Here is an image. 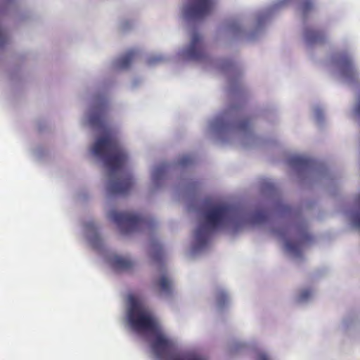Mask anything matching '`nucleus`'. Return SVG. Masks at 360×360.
Here are the masks:
<instances>
[{
	"mask_svg": "<svg viewBox=\"0 0 360 360\" xmlns=\"http://www.w3.org/2000/svg\"><path fill=\"white\" fill-rule=\"evenodd\" d=\"M110 217L124 234L149 229L154 226L153 220L133 212L112 210Z\"/></svg>",
	"mask_w": 360,
	"mask_h": 360,
	"instance_id": "39448f33",
	"label": "nucleus"
},
{
	"mask_svg": "<svg viewBox=\"0 0 360 360\" xmlns=\"http://www.w3.org/2000/svg\"><path fill=\"white\" fill-rule=\"evenodd\" d=\"M8 41V38L5 32L0 28V46L4 45Z\"/></svg>",
	"mask_w": 360,
	"mask_h": 360,
	"instance_id": "4be33fe9",
	"label": "nucleus"
},
{
	"mask_svg": "<svg viewBox=\"0 0 360 360\" xmlns=\"http://www.w3.org/2000/svg\"><path fill=\"white\" fill-rule=\"evenodd\" d=\"M110 262L113 269L116 271H128L134 266L131 260L118 255L112 257Z\"/></svg>",
	"mask_w": 360,
	"mask_h": 360,
	"instance_id": "ddd939ff",
	"label": "nucleus"
},
{
	"mask_svg": "<svg viewBox=\"0 0 360 360\" xmlns=\"http://www.w3.org/2000/svg\"><path fill=\"white\" fill-rule=\"evenodd\" d=\"M129 302L128 319L131 328L136 332H158L160 325L157 320L143 308L134 295L129 296Z\"/></svg>",
	"mask_w": 360,
	"mask_h": 360,
	"instance_id": "7ed1b4c3",
	"label": "nucleus"
},
{
	"mask_svg": "<svg viewBox=\"0 0 360 360\" xmlns=\"http://www.w3.org/2000/svg\"><path fill=\"white\" fill-rule=\"evenodd\" d=\"M311 295V291L309 289H304L302 290L300 294L299 300L300 301H305L309 299Z\"/></svg>",
	"mask_w": 360,
	"mask_h": 360,
	"instance_id": "412c9836",
	"label": "nucleus"
},
{
	"mask_svg": "<svg viewBox=\"0 0 360 360\" xmlns=\"http://www.w3.org/2000/svg\"><path fill=\"white\" fill-rule=\"evenodd\" d=\"M314 7L312 0H302L300 4V10L304 15L309 12Z\"/></svg>",
	"mask_w": 360,
	"mask_h": 360,
	"instance_id": "6ab92c4d",
	"label": "nucleus"
},
{
	"mask_svg": "<svg viewBox=\"0 0 360 360\" xmlns=\"http://www.w3.org/2000/svg\"><path fill=\"white\" fill-rule=\"evenodd\" d=\"M228 300L227 294L224 291H219L217 294V301L220 307L225 305Z\"/></svg>",
	"mask_w": 360,
	"mask_h": 360,
	"instance_id": "aec40b11",
	"label": "nucleus"
},
{
	"mask_svg": "<svg viewBox=\"0 0 360 360\" xmlns=\"http://www.w3.org/2000/svg\"><path fill=\"white\" fill-rule=\"evenodd\" d=\"M164 172V169L163 168H157L153 174V178L154 179H158L159 177H160L162 174Z\"/></svg>",
	"mask_w": 360,
	"mask_h": 360,
	"instance_id": "a878e982",
	"label": "nucleus"
},
{
	"mask_svg": "<svg viewBox=\"0 0 360 360\" xmlns=\"http://www.w3.org/2000/svg\"><path fill=\"white\" fill-rule=\"evenodd\" d=\"M212 127L219 130L232 127L239 132L247 133L251 129V122L249 119H243L233 123H228L225 122L222 118H218L212 124Z\"/></svg>",
	"mask_w": 360,
	"mask_h": 360,
	"instance_id": "9d476101",
	"label": "nucleus"
},
{
	"mask_svg": "<svg viewBox=\"0 0 360 360\" xmlns=\"http://www.w3.org/2000/svg\"><path fill=\"white\" fill-rule=\"evenodd\" d=\"M305 37L310 44L321 43L324 41V34L320 30H307L305 32Z\"/></svg>",
	"mask_w": 360,
	"mask_h": 360,
	"instance_id": "2eb2a0df",
	"label": "nucleus"
},
{
	"mask_svg": "<svg viewBox=\"0 0 360 360\" xmlns=\"http://www.w3.org/2000/svg\"><path fill=\"white\" fill-rule=\"evenodd\" d=\"M185 58L190 60L201 61L206 55L200 35L195 32L193 34L188 47L183 52Z\"/></svg>",
	"mask_w": 360,
	"mask_h": 360,
	"instance_id": "0eeeda50",
	"label": "nucleus"
},
{
	"mask_svg": "<svg viewBox=\"0 0 360 360\" xmlns=\"http://www.w3.org/2000/svg\"><path fill=\"white\" fill-rule=\"evenodd\" d=\"M238 217V210L225 204L212 205L203 213L205 224H200L195 231V239L199 247L205 246L212 231L218 230Z\"/></svg>",
	"mask_w": 360,
	"mask_h": 360,
	"instance_id": "f03ea898",
	"label": "nucleus"
},
{
	"mask_svg": "<svg viewBox=\"0 0 360 360\" xmlns=\"http://www.w3.org/2000/svg\"><path fill=\"white\" fill-rule=\"evenodd\" d=\"M311 160L302 156H295L290 159V164L297 168L306 169L311 166Z\"/></svg>",
	"mask_w": 360,
	"mask_h": 360,
	"instance_id": "dca6fc26",
	"label": "nucleus"
},
{
	"mask_svg": "<svg viewBox=\"0 0 360 360\" xmlns=\"http://www.w3.org/2000/svg\"><path fill=\"white\" fill-rule=\"evenodd\" d=\"M312 240L311 236L306 231L300 233L295 241L287 240L286 249L296 256L301 255V249L304 245Z\"/></svg>",
	"mask_w": 360,
	"mask_h": 360,
	"instance_id": "9b49d317",
	"label": "nucleus"
},
{
	"mask_svg": "<svg viewBox=\"0 0 360 360\" xmlns=\"http://www.w3.org/2000/svg\"><path fill=\"white\" fill-rule=\"evenodd\" d=\"M215 3V0H195L193 4L186 6L185 15L188 19H202L211 13Z\"/></svg>",
	"mask_w": 360,
	"mask_h": 360,
	"instance_id": "423d86ee",
	"label": "nucleus"
},
{
	"mask_svg": "<svg viewBox=\"0 0 360 360\" xmlns=\"http://www.w3.org/2000/svg\"><path fill=\"white\" fill-rule=\"evenodd\" d=\"M155 338L152 342V349L159 359L167 360H207L202 354L195 352L186 353H172L174 344L173 342L165 335L161 333L160 326L157 333H153Z\"/></svg>",
	"mask_w": 360,
	"mask_h": 360,
	"instance_id": "20e7f679",
	"label": "nucleus"
},
{
	"mask_svg": "<svg viewBox=\"0 0 360 360\" xmlns=\"http://www.w3.org/2000/svg\"><path fill=\"white\" fill-rule=\"evenodd\" d=\"M257 360H269V359L266 354L262 353L258 355Z\"/></svg>",
	"mask_w": 360,
	"mask_h": 360,
	"instance_id": "bb28decb",
	"label": "nucleus"
},
{
	"mask_svg": "<svg viewBox=\"0 0 360 360\" xmlns=\"http://www.w3.org/2000/svg\"><path fill=\"white\" fill-rule=\"evenodd\" d=\"M89 124L95 128H105L106 124V112L104 106L95 109L89 117Z\"/></svg>",
	"mask_w": 360,
	"mask_h": 360,
	"instance_id": "f8f14e48",
	"label": "nucleus"
},
{
	"mask_svg": "<svg viewBox=\"0 0 360 360\" xmlns=\"http://www.w3.org/2000/svg\"><path fill=\"white\" fill-rule=\"evenodd\" d=\"M354 113L356 116L360 117V94L358 96L357 102L354 108Z\"/></svg>",
	"mask_w": 360,
	"mask_h": 360,
	"instance_id": "b1692460",
	"label": "nucleus"
},
{
	"mask_svg": "<svg viewBox=\"0 0 360 360\" xmlns=\"http://www.w3.org/2000/svg\"><path fill=\"white\" fill-rule=\"evenodd\" d=\"M136 55L134 50H130L126 53L124 56L120 57L117 61V66L120 69L128 68L131 62L133 61Z\"/></svg>",
	"mask_w": 360,
	"mask_h": 360,
	"instance_id": "4468645a",
	"label": "nucleus"
},
{
	"mask_svg": "<svg viewBox=\"0 0 360 360\" xmlns=\"http://www.w3.org/2000/svg\"><path fill=\"white\" fill-rule=\"evenodd\" d=\"M152 289L158 294L170 295L172 292V282L167 272L162 271L152 282Z\"/></svg>",
	"mask_w": 360,
	"mask_h": 360,
	"instance_id": "1a4fd4ad",
	"label": "nucleus"
},
{
	"mask_svg": "<svg viewBox=\"0 0 360 360\" xmlns=\"http://www.w3.org/2000/svg\"><path fill=\"white\" fill-rule=\"evenodd\" d=\"M353 222L356 228L360 229V212H357L354 214Z\"/></svg>",
	"mask_w": 360,
	"mask_h": 360,
	"instance_id": "5701e85b",
	"label": "nucleus"
},
{
	"mask_svg": "<svg viewBox=\"0 0 360 360\" xmlns=\"http://www.w3.org/2000/svg\"><path fill=\"white\" fill-rule=\"evenodd\" d=\"M342 75L350 82H355L358 73L354 65L352 57L347 53H342L337 59Z\"/></svg>",
	"mask_w": 360,
	"mask_h": 360,
	"instance_id": "6e6552de",
	"label": "nucleus"
},
{
	"mask_svg": "<svg viewBox=\"0 0 360 360\" xmlns=\"http://www.w3.org/2000/svg\"><path fill=\"white\" fill-rule=\"evenodd\" d=\"M92 153L103 159L110 171L108 193L111 195L127 194L133 186L134 181L131 174L124 171L128 157L121 148L117 134L107 129L105 134L95 142Z\"/></svg>",
	"mask_w": 360,
	"mask_h": 360,
	"instance_id": "f257e3e1",
	"label": "nucleus"
},
{
	"mask_svg": "<svg viewBox=\"0 0 360 360\" xmlns=\"http://www.w3.org/2000/svg\"><path fill=\"white\" fill-rule=\"evenodd\" d=\"M152 258L154 262H160L164 256L162 247L157 242L151 243Z\"/></svg>",
	"mask_w": 360,
	"mask_h": 360,
	"instance_id": "f3484780",
	"label": "nucleus"
},
{
	"mask_svg": "<svg viewBox=\"0 0 360 360\" xmlns=\"http://www.w3.org/2000/svg\"><path fill=\"white\" fill-rule=\"evenodd\" d=\"M191 162V158L190 157H188V156H186V157L182 158L180 160L179 163L182 166H186L188 163H190Z\"/></svg>",
	"mask_w": 360,
	"mask_h": 360,
	"instance_id": "393cba45",
	"label": "nucleus"
},
{
	"mask_svg": "<svg viewBox=\"0 0 360 360\" xmlns=\"http://www.w3.org/2000/svg\"><path fill=\"white\" fill-rule=\"evenodd\" d=\"M269 218V214L264 210H258L255 212L252 216L250 221L253 224H259L265 222Z\"/></svg>",
	"mask_w": 360,
	"mask_h": 360,
	"instance_id": "a211bd4d",
	"label": "nucleus"
},
{
	"mask_svg": "<svg viewBox=\"0 0 360 360\" xmlns=\"http://www.w3.org/2000/svg\"><path fill=\"white\" fill-rule=\"evenodd\" d=\"M281 235L282 236H284L285 233H284L283 232H281Z\"/></svg>",
	"mask_w": 360,
	"mask_h": 360,
	"instance_id": "c85d7f7f",
	"label": "nucleus"
},
{
	"mask_svg": "<svg viewBox=\"0 0 360 360\" xmlns=\"http://www.w3.org/2000/svg\"><path fill=\"white\" fill-rule=\"evenodd\" d=\"M231 110L232 111H237L238 110V108L237 107H233V108H231Z\"/></svg>",
	"mask_w": 360,
	"mask_h": 360,
	"instance_id": "cd10ccee",
	"label": "nucleus"
}]
</instances>
